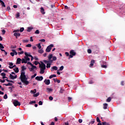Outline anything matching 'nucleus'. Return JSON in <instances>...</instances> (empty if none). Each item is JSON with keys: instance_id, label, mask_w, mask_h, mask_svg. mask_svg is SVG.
I'll return each instance as SVG.
<instances>
[{"instance_id": "1", "label": "nucleus", "mask_w": 125, "mask_h": 125, "mask_svg": "<svg viewBox=\"0 0 125 125\" xmlns=\"http://www.w3.org/2000/svg\"><path fill=\"white\" fill-rule=\"evenodd\" d=\"M21 83H25L26 85H28L29 84V81H27L28 78L26 77V75H25V72H22L21 74V76L20 77Z\"/></svg>"}, {"instance_id": "2", "label": "nucleus", "mask_w": 125, "mask_h": 125, "mask_svg": "<svg viewBox=\"0 0 125 125\" xmlns=\"http://www.w3.org/2000/svg\"><path fill=\"white\" fill-rule=\"evenodd\" d=\"M39 68H40V74H44V70H45V65L42 62H41V64H40Z\"/></svg>"}, {"instance_id": "3", "label": "nucleus", "mask_w": 125, "mask_h": 125, "mask_svg": "<svg viewBox=\"0 0 125 125\" xmlns=\"http://www.w3.org/2000/svg\"><path fill=\"white\" fill-rule=\"evenodd\" d=\"M54 45L52 44H51L49 46H48L46 49V52H50V51L51 50V49L52 47H53Z\"/></svg>"}, {"instance_id": "4", "label": "nucleus", "mask_w": 125, "mask_h": 125, "mask_svg": "<svg viewBox=\"0 0 125 125\" xmlns=\"http://www.w3.org/2000/svg\"><path fill=\"white\" fill-rule=\"evenodd\" d=\"M13 104L15 107H17V106H20V105H21V104H20V102H19L18 101L16 100H15L13 101Z\"/></svg>"}, {"instance_id": "5", "label": "nucleus", "mask_w": 125, "mask_h": 125, "mask_svg": "<svg viewBox=\"0 0 125 125\" xmlns=\"http://www.w3.org/2000/svg\"><path fill=\"white\" fill-rule=\"evenodd\" d=\"M92 49L94 51H99V47L97 45L92 46Z\"/></svg>"}, {"instance_id": "6", "label": "nucleus", "mask_w": 125, "mask_h": 125, "mask_svg": "<svg viewBox=\"0 0 125 125\" xmlns=\"http://www.w3.org/2000/svg\"><path fill=\"white\" fill-rule=\"evenodd\" d=\"M35 80L41 82L43 80V77L42 76H37L35 78Z\"/></svg>"}, {"instance_id": "7", "label": "nucleus", "mask_w": 125, "mask_h": 125, "mask_svg": "<svg viewBox=\"0 0 125 125\" xmlns=\"http://www.w3.org/2000/svg\"><path fill=\"white\" fill-rule=\"evenodd\" d=\"M43 83L47 85L50 84V80L49 79H45Z\"/></svg>"}, {"instance_id": "8", "label": "nucleus", "mask_w": 125, "mask_h": 125, "mask_svg": "<svg viewBox=\"0 0 125 125\" xmlns=\"http://www.w3.org/2000/svg\"><path fill=\"white\" fill-rule=\"evenodd\" d=\"M32 67H29L28 69L29 70V71L30 72H33V71H34V70H35V69H37V67L35 65H32L31 66Z\"/></svg>"}, {"instance_id": "9", "label": "nucleus", "mask_w": 125, "mask_h": 125, "mask_svg": "<svg viewBox=\"0 0 125 125\" xmlns=\"http://www.w3.org/2000/svg\"><path fill=\"white\" fill-rule=\"evenodd\" d=\"M9 78H10L11 80H15V79H17V75H15V76H14L12 74H10Z\"/></svg>"}, {"instance_id": "10", "label": "nucleus", "mask_w": 125, "mask_h": 125, "mask_svg": "<svg viewBox=\"0 0 125 125\" xmlns=\"http://www.w3.org/2000/svg\"><path fill=\"white\" fill-rule=\"evenodd\" d=\"M48 58L49 59V61H50V63H52V62H53V61L51 60V58H52V54H50L48 56Z\"/></svg>"}, {"instance_id": "11", "label": "nucleus", "mask_w": 125, "mask_h": 125, "mask_svg": "<svg viewBox=\"0 0 125 125\" xmlns=\"http://www.w3.org/2000/svg\"><path fill=\"white\" fill-rule=\"evenodd\" d=\"M96 121L97 123H99L97 125H102V123H101V121H100V119H99V117H97Z\"/></svg>"}, {"instance_id": "12", "label": "nucleus", "mask_w": 125, "mask_h": 125, "mask_svg": "<svg viewBox=\"0 0 125 125\" xmlns=\"http://www.w3.org/2000/svg\"><path fill=\"white\" fill-rule=\"evenodd\" d=\"M14 36H15V37H16V39H18V37H20V36H21V34H20V33L15 32L14 34Z\"/></svg>"}, {"instance_id": "13", "label": "nucleus", "mask_w": 125, "mask_h": 125, "mask_svg": "<svg viewBox=\"0 0 125 125\" xmlns=\"http://www.w3.org/2000/svg\"><path fill=\"white\" fill-rule=\"evenodd\" d=\"M21 61H22V60L20 58H18L17 59L16 64H21Z\"/></svg>"}, {"instance_id": "14", "label": "nucleus", "mask_w": 125, "mask_h": 125, "mask_svg": "<svg viewBox=\"0 0 125 125\" xmlns=\"http://www.w3.org/2000/svg\"><path fill=\"white\" fill-rule=\"evenodd\" d=\"M95 63V61H94V60H91L90 64V67H92Z\"/></svg>"}, {"instance_id": "15", "label": "nucleus", "mask_w": 125, "mask_h": 125, "mask_svg": "<svg viewBox=\"0 0 125 125\" xmlns=\"http://www.w3.org/2000/svg\"><path fill=\"white\" fill-rule=\"evenodd\" d=\"M70 54H71L73 56H75V55H76V52H75V51H74V50H71L70 51Z\"/></svg>"}, {"instance_id": "16", "label": "nucleus", "mask_w": 125, "mask_h": 125, "mask_svg": "<svg viewBox=\"0 0 125 125\" xmlns=\"http://www.w3.org/2000/svg\"><path fill=\"white\" fill-rule=\"evenodd\" d=\"M41 12L43 15L45 14V12H44V9L42 7L41 8Z\"/></svg>"}, {"instance_id": "17", "label": "nucleus", "mask_w": 125, "mask_h": 125, "mask_svg": "<svg viewBox=\"0 0 125 125\" xmlns=\"http://www.w3.org/2000/svg\"><path fill=\"white\" fill-rule=\"evenodd\" d=\"M0 3L3 7H5V4H4V1H3L1 0H0Z\"/></svg>"}, {"instance_id": "18", "label": "nucleus", "mask_w": 125, "mask_h": 125, "mask_svg": "<svg viewBox=\"0 0 125 125\" xmlns=\"http://www.w3.org/2000/svg\"><path fill=\"white\" fill-rule=\"evenodd\" d=\"M13 70L15 73H19V68H18V67H16L14 68Z\"/></svg>"}, {"instance_id": "19", "label": "nucleus", "mask_w": 125, "mask_h": 125, "mask_svg": "<svg viewBox=\"0 0 125 125\" xmlns=\"http://www.w3.org/2000/svg\"><path fill=\"white\" fill-rule=\"evenodd\" d=\"M32 30H33L32 27H27V32H30Z\"/></svg>"}, {"instance_id": "20", "label": "nucleus", "mask_w": 125, "mask_h": 125, "mask_svg": "<svg viewBox=\"0 0 125 125\" xmlns=\"http://www.w3.org/2000/svg\"><path fill=\"white\" fill-rule=\"evenodd\" d=\"M13 84L12 83H9L7 84H4L6 86H12Z\"/></svg>"}, {"instance_id": "21", "label": "nucleus", "mask_w": 125, "mask_h": 125, "mask_svg": "<svg viewBox=\"0 0 125 125\" xmlns=\"http://www.w3.org/2000/svg\"><path fill=\"white\" fill-rule=\"evenodd\" d=\"M21 63H22V64H23L24 63L25 64H26L27 63V62L26 61V59L22 58V60H21Z\"/></svg>"}, {"instance_id": "22", "label": "nucleus", "mask_w": 125, "mask_h": 125, "mask_svg": "<svg viewBox=\"0 0 125 125\" xmlns=\"http://www.w3.org/2000/svg\"><path fill=\"white\" fill-rule=\"evenodd\" d=\"M104 110H106V109H107V107H108V104H104Z\"/></svg>"}, {"instance_id": "23", "label": "nucleus", "mask_w": 125, "mask_h": 125, "mask_svg": "<svg viewBox=\"0 0 125 125\" xmlns=\"http://www.w3.org/2000/svg\"><path fill=\"white\" fill-rule=\"evenodd\" d=\"M24 54L26 57H32V55L27 53V52H25Z\"/></svg>"}, {"instance_id": "24", "label": "nucleus", "mask_w": 125, "mask_h": 125, "mask_svg": "<svg viewBox=\"0 0 125 125\" xmlns=\"http://www.w3.org/2000/svg\"><path fill=\"white\" fill-rule=\"evenodd\" d=\"M52 69L51 70V71H53L54 70H55V71H57V69H58V68L57 66H53L52 67Z\"/></svg>"}, {"instance_id": "25", "label": "nucleus", "mask_w": 125, "mask_h": 125, "mask_svg": "<svg viewBox=\"0 0 125 125\" xmlns=\"http://www.w3.org/2000/svg\"><path fill=\"white\" fill-rule=\"evenodd\" d=\"M102 125H110V124H109V123L104 122L102 123Z\"/></svg>"}, {"instance_id": "26", "label": "nucleus", "mask_w": 125, "mask_h": 125, "mask_svg": "<svg viewBox=\"0 0 125 125\" xmlns=\"http://www.w3.org/2000/svg\"><path fill=\"white\" fill-rule=\"evenodd\" d=\"M31 93H33V94H35L36 92H37V90L36 89H34L33 90L30 91Z\"/></svg>"}, {"instance_id": "27", "label": "nucleus", "mask_w": 125, "mask_h": 125, "mask_svg": "<svg viewBox=\"0 0 125 125\" xmlns=\"http://www.w3.org/2000/svg\"><path fill=\"white\" fill-rule=\"evenodd\" d=\"M46 90L47 91V92H51V91H52L53 90L50 88H46Z\"/></svg>"}, {"instance_id": "28", "label": "nucleus", "mask_w": 125, "mask_h": 125, "mask_svg": "<svg viewBox=\"0 0 125 125\" xmlns=\"http://www.w3.org/2000/svg\"><path fill=\"white\" fill-rule=\"evenodd\" d=\"M56 75L53 74V75H52L50 76L49 78V79H52V78H56Z\"/></svg>"}, {"instance_id": "29", "label": "nucleus", "mask_w": 125, "mask_h": 125, "mask_svg": "<svg viewBox=\"0 0 125 125\" xmlns=\"http://www.w3.org/2000/svg\"><path fill=\"white\" fill-rule=\"evenodd\" d=\"M39 95H40V92H37L36 94H35L33 95L34 97H38V96H39Z\"/></svg>"}, {"instance_id": "30", "label": "nucleus", "mask_w": 125, "mask_h": 125, "mask_svg": "<svg viewBox=\"0 0 125 125\" xmlns=\"http://www.w3.org/2000/svg\"><path fill=\"white\" fill-rule=\"evenodd\" d=\"M111 100H112V99L111 98V97H108L106 99V102H111Z\"/></svg>"}, {"instance_id": "31", "label": "nucleus", "mask_w": 125, "mask_h": 125, "mask_svg": "<svg viewBox=\"0 0 125 125\" xmlns=\"http://www.w3.org/2000/svg\"><path fill=\"white\" fill-rule=\"evenodd\" d=\"M36 101H31V102H30V103H29V104L31 105V104H35V103H36Z\"/></svg>"}, {"instance_id": "32", "label": "nucleus", "mask_w": 125, "mask_h": 125, "mask_svg": "<svg viewBox=\"0 0 125 125\" xmlns=\"http://www.w3.org/2000/svg\"><path fill=\"white\" fill-rule=\"evenodd\" d=\"M38 52L42 54V53H43V50H42V49H41L38 51Z\"/></svg>"}, {"instance_id": "33", "label": "nucleus", "mask_w": 125, "mask_h": 125, "mask_svg": "<svg viewBox=\"0 0 125 125\" xmlns=\"http://www.w3.org/2000/svg\"><path fill=\"white\" fill-rule=\"evenodd\" d=\"M37 76V73H35L34 75L31 76V79H34V78H35V77Z\"/></svg>"}, {"instance_id": "34", "label": "nucleus", "mask_w": 125, "mask_h": 125, "mask_svg": "<svg viewBox=\"0 0 125 125\" xmlns=\"http://www.w3.org/2000/svg\"><path fill=\"white\" fill-rule=\"evenodd\" d=\"M24 58L27 62V61H30V58L27 57H24Z\"/></svg>"}, {"instance_id": "35", "label": "nucleus", "mask_w": 125, "mask_h": 125, "mask_svg": "<svg viewBox=\"0 0 125 125\" xmlns=\"http://www.w3.org/2000/svg\"><path fill=\"white\" fill-rule=\"evenodd\" d=\"M52 60L53 61H56L57 60V58L56 57H52Z\"/></svg>"}, {"instance_id": "36", "label": "nucleus", "mask_w": 125, "mask_h": 125, "mask_svg": "<svg viewBox=\"0 0 125 125\" xmlns=\"http://www.w3.org/2000/svg\"><path fill=\"white\" fill-rule=\"evenodd\" d=\"M19 17H20V13H17L16 15V18H18Z\"/></svg>"}, {"instance_id": "37", "label": "nucleus", "mask_w": 125, "mask_h": 125, "mask_svg": "<svg viewBox=\"0 0 125 125\" xmlns=\"http://www.w3.org/2000/svg\"><path fill=\"white\" fill-rule=\"evenodd\" d=\"M63 92H64V89H63L62 88H61V89L60 90V93H63Z\"/></svg>"}, {"instance_id": "38", "label": "nucleus", "mask_w": 125, "mask_h": 125, "mask_svg": "<svg viewBox=\"0 0 125 125\" xmlns=\"http://www.w3.org/2000/svg\"><path fill=\"white\" fill-rule=\"evenodd\" d=\"M63 69H64V66H61L60 68L59 71H63Z\"/></svg>"}, {"instance_id": "39", "label": "nucleus", "mask_w": 125, "mask_h": 125, "mask_svg": "<svg viewBox=\"0 0 125 125\" xmlns=\"http://www.w3.org/2000/svg\"><path fill=\"white\" fill-rule=\"evenodd\" d=\"M43 62L44 63H45V64H46V63H48L50 62V61H46V60H44Z\"/></svg>"}, {"instance_id": "40", "label": "nucleus", "mask_w": 125, "mask_h": 125, "mask_svg": "<svg viewBox=\"0 0 125 125\" xmlns=\"http://www.w3.org/2000/svg\"><path fill=\"white\" fill-rule=\"evenodd\" d=\"M50 65H51V64L49 63H47L46 68H50Z\"/></svg>"}, {"instance_id": "41", "label": "nucleus", "mask_w": 125, "mask_h": 125, "mask_svg": "<svg viewBox=\"0 0 125 125\" xmlns=\"http://www.w3.org/2000/svg\"><path fill=\"white\" fill-rule=\"evenodd\" d=\"M25 46L26 47H32V44H27Z\"/></svg>"}, {"instance_id": "42", "label": "nucleus", "mask_w": 125, "mask_h": 125, "mask_svg": "<svg viewBox=\"0 0 125 125\" xmlns=\"http://www.w3.org/2000/svg\"><path fill=\"white\" fill-rule=\"evenodd\" d=\"M8 65H9V67H12L13 66V63L12 62H9Z\"/></svg>"}, {"instance_id": "43", "label": "nucleus", "mask_w": 125, "mask_h": 125, "mask_svg": "<svg viewBox=\"0 0 125 125\" xmlns=\"http://www.w3.org/2000/svg\"><path fill=\"white\" fill-rule=\"evenodd\" d=\"M38 47L39 49H41V48H42V46L41 45V43H39L38 44Z\"/></svg>"}, {"instance_id": "44", "label": "nucleus", "mask_w": 125, "mask_h": 125, "mask_svg": "<svg viewBox=\"0 0 125 125\" xmlns=\"http://www.w3.org/2000/svg\"><path fill=\"white\" fill-rule=\"evenodd\" d=\"M24 53V51H22L21 52H19L18 53V54H19V55H20L21 54H23Z\"/></svg>"}, {"instance_id": "45", "label": "nucleus", "mask_w": 125, "mask_h": 125, "mask_svg": "<svg viewBox=\"0 0 125 125\" xmlns=\"http://www.w3.org/2000/svg\"><path fill=\"white\" fill-rule=\"evenodd\" d=\"M27 64L28 65H30V66H31L33 65V63H32V62H27Z\"/></svg>"}, {"instance_id": "46", "label": "nucleus", "mask_w": 125, "mask_h": 125, "mask_svg": "<svg viewBox=\"0 0 125 125\" xmlns=\"http://www.w3.org/2000/svg\"><path fill=\"white\" fill-rule=\"evenodd\" d=\"M23 31H24V27H21L20 29V31L22 32Z\"/></svg>"}, {"instance_id": "47", "label": "nucleus", "mask_w": 125, "mask_h": 125, "mask_svg": "<svg viewBox=\"0 0 125 125\" xmlns=\"http://www.w3.org/2000/svg\"><path fill=\"white\" fill-rule=\"evenodd\" d=\"M4 99H7V94H5L4 96H3Z\"/></svg>"}, {"instance_id": "48", "label": "nucleus", "mask_w": 125, "mask_h": 125, "mask_svg": "<svg viewBox=\"0 0 125 125\" xmlns=\"http://www.w3.org/2000/svg\"><path fill=\"white\" fill-rule=\"evenodd\" d=\"M0 48H2V49L4 48V46H3L2 45V44H1V43H0Z\"/></svg>"}, {"instance_id": "49", "label": "nucleus", "mask_w": 125, "mask_h": 125, "mask_svg": "<svg viewBox=\"0 0 125 125\" xmlns=\"http://www.w3.org/2000/svg\"><path fill=\"white\" fill-rule=\"evenodd\" d=\"M34 64L35 65H38V64H40V65L41 64V63H40V62H39L38 61H35L34 62Z\"/></svg>"}, {"instance_id": "50", "label": "nucleus", "mask_w": 125, "mask_h": 125, "mask_svg": "<svg viewBox=\"0 0 125 125\" xmlns=\"http://www.w3.org/2000/svg\"><path fill=\"white\" fill-rule=\"evenodd\" d=\"M87 52H88L89 54H90V53H91V52H92L91 49H88L87 50Z\"/></svg>"}, {"instance_id": "51", "label": "nucleus", "mask_w": 125, "mask_h": 125, "mask_svg": "<svg viewBox=\"0 0 125 125\" xmlns=\"http://www.w3.org/2000/svg\"><path fill=\"white\" fill-rule=\"evenodd\" d=\"M21 70H22V71H24V70H26V67H25L24 66H22L21 67Z\"/></svg>"}, {"instance_id": "52", "label": "nucleus", "mask_w": 125, "mask_h": 125, "mask_svg": "<svg viewBox=\"0 0 125 125\" xmlns=\"http://www.w3.org/2000/svg\"><path fill=\"white\" fill-rule=\"evenodd\" d=\"M95 120L93 119L92 121L90 122V124H91V125H93V124H94Z\"/></svg>"}, {"instance_id": "53", "label": "nucleus", "mask_w": 125, "mask_h": 125, "mask_svg": "<svg viewBox=\"0 0 125 125\" xmlns=\"http://www.w3.org/2000/svg\"><path fill=\"white\" fill-rule=\"evenodd\" d=\"M14 67H16V65H14L13 66H9V68L10 69H13L14 68Z\"/></svg>"}, {"instance_id": "54", "label": "nucleus", "mask_w": 125, "mask_h": 125, "mask_svg": "<svg viewBox=\"0 0 125 125\" xmlns=\"http://www.w3.org/2000/svg\"><path fill=\"white\" fill-rule=\"evenodd\" d=\"M40 42H45V40L44 39H41L39 40Z\"/></svg>"}, {"instance_id": "55", "label": "nucleus", "mask_w": 125, "mask_h": 125, "mask_svg": "<svg viewBox=\"0 0 125 125\" xmlns=\"http://www.w3.org/2000/svg\"><path fill=\"white\" fill-rule=\"evenodd\" d=\"M101 67H102V68H107V65H102Z\"/></svg>"}, {"instance_id": "56", "label": "nucleus", "mask_w": 125, "mask_h": 125, "mask_svg": "<svg viewBox=\"0 0 125 125\" xmlns=\"http://www.w3.org/2000/svg\"><path fill=\"white\" fill-rule=\"evenodd\" d=\"M71 100H72V98L70 97H68V101L69 102H70V101H71Z\"/></svg>"}, {"instance_id": "57", "label": "nucleus", "mask_w": 125, "mask_h": 125, "mask_svg": "<svg viewBox=\"0 0 125 125\" xmlns=\"http://www.w3.org/2000/svg\"><path fill=\"white\" fill-rule=\"evenodd\" d=\"M5 80H1V79H0V83H5Z\"/></svg>"}, {"instance_id": "58", "label": "nucleus", "mask_w": 125, "mask_h": 125, "mask_svg": "<svg viewBox=\"0 0 125 125\" xmlns=\"http://www.w3.org/2000/svg\"><path fill=\"white\" fill-rule=\"evenodd\" d=\"M65 54L66 56H69L70 55V54H69V52H65Z\"/></svg>"}, {"instance_id": "59", "label": "nucleus", "mask_w": 125, "mask_h": 125, "mask_svg": "<svg viewBox=\"0 0 125 125\" xmlns=\"http://www.w3.org/2000/svg\"><path fill=\"white\" fill-rule=\"evenodd\" d=\"M35 34H40V31L39 30H37L35 32Z\"/></svg>"}, {"instance_id": "60", "label": "nucleus", "mask_w": 125, "mask_h": 125, "mask_svg": "<svg viewBox=\"0 0 125 125\" xmlns=\"http://www.w3.org/2000/svg\"><path fill=\"white\" fill-rule=\"evenodd\" d=\"M0 75H1V76H2V77H4V76H6V74H5V73H2L0 74Z\"/></svg>"}, {"instance_id": "61", "label": "nucleus", "mask_w": 125, "mask_h": 125, "mask_svg": "<svg viewBox=\"0 0 125 125\" xmlns=\"http://www.w3.org/2000/svg\"><path fill=\"white\" fill-rule=\"evenodd\" d=\"M49 100L52 101L53 100V97H52V96H50L49 97Z\"/></svg>"}, {"instance_id": "62", "label": "nucleus", "mask_w": 125, "mask_h": 125, "mask_svg": "<svg viewBox=\"0 0 125 125\" xmlns=\"http://www.w3.org/2000/svg\"><path fill=\"white\" fill-rule=\"evenodd\" d=\"M39 105H42V101H39Z\"/></svg>"}, {"instance_id": "63", "label": "nucleus", "mask_w": 125, "mask_h": 125, "mask_svg": "<svg viewBox=\"0 0 125 125\" xmlns=\"http://www.w3.org/2000/svg\"><path fill=\"white\" fill-rule=\"evenodd\" d=\"M10 54V55H11V56H12V57L14 56V55H15V53H13V52H11Z\"/></svg>"}, {"instance_id": "64", "label": "nucleus", "mask_w": 125, "mask_h": 125, "mask_svg": "<svg viewBox=\"0 0 125 125\" xmlns=\"http://www.w3.org/2000/svg\"><path fill=\"white\" fill-rule=\"evenodd\" d=\"M55 125V123L54 122H52L51 123V124H50V125Z\"/></svg>"}]
</instances>
